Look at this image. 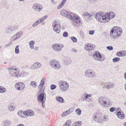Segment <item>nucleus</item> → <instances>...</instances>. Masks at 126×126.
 Wrapping results in <instances>:
<instances>
[{
	"mask_svg": "<svg viewBox=\"0 0 126 126\" xmlns=\"http://www.w3.org/2000/svg\"><path fill=\"white\" fill-rule=\"evenodd\" d=\"M122 32V29L120 27H114L110 30V37L114 39L117 38L121 35Z\"/></svg>",
	"mask_w": 126,
	"mask_h": 126,
	"instance_id": "obj_1",
	"label": "nucleus"
},
{
	"mask_svg": "<svg viewBox=\"0 0 126 126\" xmlns=\"http://www.w3.org/2000/svg\"><path fill=\"white\" fill-rule=\"evenodd\" d=\"M58 85L60 89L62 92L66 91L69 87L68 83L66 81L63 80L59 81L58 82Z\"/></svg>",
	"mask_w": 126,
	"mask_h": 126,
	"instance_id": "obj_2",
	"label": "nucleus"
},
{
	"mask_svg": "<svg viewBox=\"0 0 126 126\" xmlns=\"http://www.w3.org/2000/svg\"><path fill=\"white\" fill-rule=\"evenodd\" d=\"M98 103L101 106L104 107H107L108 105H111V104L110 100L105 97H99Z\"/></svg>",
	"mask_w": 126,
	"mask_h": 126,
	"instance_id": "obj_3",
	"label": "nucleus"
},
{
	"mask_svg": "<svg viewBox=\"0 0 126 126\" xmlns=\"http://www.w3.org/2000/svg\"><path fill=\"white\" fill-rule=\"evenodd\" d=\"M105 13L103 12H99L96 14L95 18L98 21L106 23Z\"/></svg>",
	"mask_w": 126,
	"mask_h": 126,
	"instance_id": "obj_4",
	"label": "nucleus"
},
{
	"mask_svg": "<svg viewBox=\"0 0 126 126\" xmlns=\"http://www.w3.org/2000/svg\"><path fill=\"white\" fill-rule=\"evenodd\" d=\"M93 58L99 62L104 61L105 59V56L104 55L101 54L98 51H96L93 54Z\"/></svg>",
	"mask_w": 126,
	"mask_h": 126,
	"instance_id": "obj_5",
	"label": "nucleus"
},
{
	"mask_svg": "<svg viewBox=\"0 0 126 126\" xmlns=\"http://www.w3.org/2000/svg\"><path fill=\"white\" fill-rule=\"evenodd\" d=\"M6 69L8 70L11 76L13 77L17 78V75L18 73L19 72V69L12 67L7 68Z\"/></svg>",
	"mask_w": 126,
	"mask_h": 126,
	"instance_id": "obj_6",
	"label": "nucleus"
},
{
	"mask_svg": "<svg viewBox=\"0 0 126 126\" xmlns=\"http://www.w3.org/2000/svg\"><path fill=\"white\" fill-rule=\"evenodd\" d=\"M50 66L52 68L58 69L61 67L60 63L58 61L55 59H53L51 60L49 63Z\"/></svg>",
	"mask_w": 126,
	"mask_h": 126,
	"instance_id": "obj_7",
	"label": "nucleus"
},
{
	"mask_svg": "<svg viewBox=\"0 0 126 126\" xmlns=\"http://www.w3.org/2000/svg\"><path fill=\"white\" fill-rule=\"evenodd\" d=\"M85 76L90 78H94L96 77V74L94 71L91 69L86 70L85 72Z\"/></svg>",
	"mask_w": 126,
	"mask_h": 126,
	"instance_id": "obj_8",
	"label": "nucleus"
},
{
	"mask_svg": "<svg viewBox=\"0 0 126 126\" xmlns=\"http://www.w3.org/2000/svg\"><path fill=\"white\" fill-rule=\"evenodd\" d=\"M92 95L91 94H88L86 93H85L82 95L81 99L82 101L90 102L92 101V100L90 98Z\"/></svg>",
	"mask_w": 126,
	"mask_h": 126,
	"instance_id": "obj_9",
	"label": "nucleus"
},
{
	"mask_svg": "<svg viewBox=\"0 0 126 126\" xmlns=\"http://www.w3.org/2000/svg\"><path fill=\"white\" fill-rule=\"evenodd\" d=\"M52 26L54 31L56 32L57 33H59L60 32L61 25L59 23L56 21L53 22Z\"/></svg>",
	"mask_w": 126,
	"mask_h": 126,
	"instance_id": "obj_10",
	"label": "nucleus"
},
{
	"mask_svg": "<svg viewBox=\"0 0 126 126\" xmlns=\"http://www.w3.org/2000/svg\"><path fill=\"white\" fill-rule=\"evenodd\" d=\"M41 92L42 91L40 90L38 93V94L39 93L40 94L37 97V100L40 103H41V102H45L46 100V94Z\"/></svg>",
	"mask_w": 126,
	"mask_h": 126,
	"instance_id": "obj_11",
	"label": "nucleus"
},
{
	"mask_svg": "<svg viewBox=\"0 0 126 126\" xmlns=\"http://www.w3.org/2000/svg\"><path fill=\"white\" fill-rule=\"evenodd\" d=\"M106 22H108L110 19H112L115 16V13L113 12L109 11L105 13Z\"/></svg>",
	"mask_w": 126,
	"mask_h": 126,
	"instance_id": "obj_12",
	"label": "nucleus"
},
{
	"mask_svg": "<svg viewBox=\"0 0 126 126\" xmlns=\"http://www.w3.org/2000/svg\"><path fill=\"white\" fill-rule=\"evenodd\" d=\"M23 34V33L22 31L18 32L11 37L10 39L11 41H13L17 40L22 36Z\"/></svg>",
	"mask_w": 126,
	"mask_h": 126,
	"instance_id": "obj_13",
	"label": "nucleus"
},
{
	"mask_svg": "<svg viewBox=\"0 0 126 126\" xmlns=\"http://www.w3.org/2000/svg\"><path fill=\"white\" fill-rule=\"evenodd\" d=\"M60 14L62 16L69 18L71 20L74 19V17L71 16L69 13L67 12L66 10H62L61 11Z\"/></svg>",
	"mask_w": 126,
	"mask_h": 126,
	"instance_id": "obj_14",
	"label": "nucleus"
},
{
	"mask_svg": "<svg viewBox=\"0 0 126 126\" xmlns=\"http://www.w3.org/2000/svg\"><path fill=\"white\" fill-rule=\"evenodd\" d=\"M25 84L23 83L18 82L16 84L15 87L16 89L19 91L23 90L25 87Z\"/></svg>",
	"mask_w": 126,
	"mask_h": 126,
	"instance_id": "obj_15",
	"label": "nucleus"
},
{
	"mask_svg": "<svg viewBox=\"0 0 126 126\" xmlns=\"http://www.w3.org/2000/svg\"><path fill=\"white\" fill-rule=\"evenodd\" d=\"M32 7L34 11L39 12L42 10L43 7L40 4L35 3L33 4Z\"/></svg>",
	"mask_w": 126,
	"mask_h": 126,
	"instance_id": "obj_16",
	"label": "nucleus"
},
{
	"mask_svg": "<svg viewBox=\"0 0 126 126\" xmlns=\"http://www.w3.org/2000/svg\"><path fill=\"white\" fill-rule=\"evenodd\" d=\"M41 66V64L40 63L35 62L30 66V69H37L40 68Z\"/></svg>",
	"mask_w": 126,
	"mask_h": 126,
	"instance_id": "obj_17",
	"label": "nucleus"
},
{
	"mask_svg": "<svg viewBox=\"0 0 126 126\" xmlns=\"http://www.w3.org/2000/svg\"><path fill=\"white\" fill-rule=\"evenodd\" d=\"M105 87L107 89H109L111 88H113L114 87V85L112 82H106L104 84Z\"/></svg>",
	"mask_w": 126,
	"mask_h": 126,
	"instance_id": "obj_18",
	"label": "nucleus"
},
{
	"mask_svg": "<svg viewBox=\"0 0 126 126\" xmlns=\"http://www.w3.org/2000/svg\"><path fill=\"white\" fill-rule=\"evenodd\" d=\"M74 16L75 18V22L76 24H79L81 23V19L78 15L74 14Z\"/></svg>",
	"mask_w": 126,
	"mask_h": 126,
	"instance_id": "obj_19",
	"label": "nucleus"
},
{
	"mask_svg": "<svg viewBox=\"0 0 126 126\" xmlns=\"http://www.w3.org/2000/svg\"><path fill=\"white\" fill-rule=\"evenodd\" d=\"M93 119L96 122L100 123H102V121L101 118L100 117L97 116L95 115H94Z\"/></svg>",
	"mask_w": 126,
	"mask_h": 126,
	"instance_id": "obj_20",
	"label": "nucleus"
},
{
	"mask_svg": "<svg viewBox=\"0 0 126 126\" xmlns=\"http://www.w3.org/2000/svg\"><path fill=\"white\" fill-rule=\"evenodd\" d=\"M63 63L65 64H70L71 62V59L68 57H65L63 60Z\"/></svg>",
	"mask_w": 126,
	"mask_h": 126,
	"instance_id": "obj_21",
	"label": "nucleus"
},
{
	"mask_svg": "<svg viewBox=\"0 0 126 126\" xmlns=\"http://www.w3.org/2000/svg\"><path fill=\"white\" fill-rule=\"evenodd\" d=\"M17 114L20 117L24 118L26 117L24 111L19 110L17 113Z\"/></svg>",
	"mask_w": 126,
	"mask_h": 126,
	"instance_id": "obj_22",
	"label": "nucleus"
},
{
	"mask_svg": "<svg viewBox=\"0 0 126 126\" xmlns=\"http://www.w3.org/2000/svg\"><path fill=\"white\" fill-rule=\"evenodd\" d=\"M71 109H69L67 111H65L63 112L61 116L62 117H64L66 115L70 114L72 113L71 111Z\"/></svg>",
	"mask_w": 126,
	"mask_h": 126,
	"instance_id": "obj_23",
	"label": "nucleus"
},
{
	"mask_svg": "<svg viewBox=\"0 0 126 126\" xmlns=\"http://www.w3.org/2000/svg\"><path fill=\"white\" fill-rule=\"evenodd\" d=\"M45 78H43L41 81L38 87V88L39 89H41L42 88L45 82Z\"/></svg>",
	"mask_w": 126,
	"mask_h": 126,
	"instance_id": "obj_24",
	"label": "nucleus"
},
{
	"mask_svg": "<svg viewBox=\"0 0 126 126\" xmlns=\"http://www.w3.org/2000/svg\"><path fill=\"white\" fill-rule=\"evenodd\" d=\"M116 114L118 117L121 119H124L125 118V115L123 111L118 112Z\"/></svg>",
	"mask_w": 126,
	"mask_h": 126,
	"instance_id": "obj_25",
	"label": "nucleus"
},
{
	"mask_svg": "<svg viewBox=\"0 0 126 126\" xmlns=\"http://www.w3.org/2000/svg\"><path fill=\"white\" fill-rule=\"evenodd\" d=\"M56 99L58 101L61 103H63L64 102V100L63 97L58 96H57Z\"/></svg>",
	"mask_w": 126,
	"mask_h": 126,
	"instance_id": "obj_26",
	"label": "nucleus"
},
{
	"mask_svg": "<svg viewBox=\"0 0 126 126\" xmlns=\"http://www.w3.org/2000/svg\"><path fill=\"white\" fill-rule=\"evenodd\" d=\"M30 84L31 86L34 88H36L37 86V82L34 81H31Z\"/></svg>",
	"mask_w": 126,
	"mask_h": 126,
	"instance_id": "obj_27",
	"label": "nucleus"
},
{
	"mask_svg": "<svg viewBox=\"0 0 126 126\" xmlns=\"http://www.w3.org/2000/svg\"><path fill=\"white\" fill-rule=\"evenodd\" d=\"M11 124V121L8 120H6L3 121V124L4 126H10Z\"/></svg>",
	"mask_w": 126,
	"mask_h": 126,
	"instance_id": "obj_28",
	"label": "nucleus"
},
{
	"mask_svg": "<svg viewBox=\"0 0 126 126\" xmlns=\"http://www.w3.org/2000/svg\"><path fill=\"white\" fill-rule=\"evenodd\" d=\"M52 47H63L64 46L61 44L55 43L52 46Z\"/></svg>",
	"mask_w": 126,
	"mask_h": 126,
	"instance_id": "obj_29",
	"label": "nucleus"
},
{
	"mask_svg": "<svg viewBox=\"0 0 126 126\" xmlns=\"http://www.w3.org/2000/svg\"><path fill=\"white\" fill-rule=\"evenodd\" d=\"M75 112L77 115L79 116L81 114V110L79 108L75 110Z\"/></svg>",
	"mask_w": 126,
	"mask_h": 126,
	"instance_id": "obj_30",
	"label": "nucleus"
},
{
	"mask_svg": "<svg viewBox=\"0 0 126 126\" xmlns=\"http://www.w3.org/2000/svg\"><path fill=\"white\" fill-rule=\"evenodd\" d=\"M6 91V89L3 86H0V93H4Z\"/></svg>",
	"mask_w": 126,
	"mask_h": 126,
	"instance_id": "obj_31",
	"label": "nucleus"
},
{
	"mask_svg": "<svg viewBox=\"0 0 126 126\" xmlns=\"http://www.w3.org/2000/svg\"><path fill=\"white\" fill-rule=\"evenodd\" d=\"M98 0H88L89 3L91 4H94L96 3Z\"/></svg>",
	"mask_w": 126,
	"mask_h": 126,
	"instance_id": "obj_32",
	"label": "nucleus"
},
{
	"mask_svg": "<svg viewBox=\"0 0 126 126\" xmlns=\"http://www.w3.org/2000/svg\"><path fill=\"white\" fill-rule=\"evenodd\" d=\"M95 47V46L92 44H89L87 43L85 45V47Z\"/></svg>",
	"mask_w": 126,
	"mask_h": 126,
	"instance_id": "obj_33",
	"label": "nucleus"
},
{
	"mask_svg": "<svg viewBox=\"0 0 126 126\" xmlns=\"http://www.w3.org/2000/svg\"><path fill=\"white\" fill-rule=\"evenodd\" d=\"M9 110L10 111H13L15 109V107L13 106L9 105L8 106Z\"/></svg>",
	"mask_w": 126,
	"mask_h": 126,
	"instance_id": "obj_34",
	"label": "nucleus"
},
{
	"mask_svg": "<svg viewBox=\"0 0 126 126\" xmlns=\"http://www.w3.org/2000/svg\"><path fill=\"white\" fill-rule=\"evenodd\" d=\"M25 73L23 72H22L20 73H18L17 75V78H19L21 77L24 76L25 75Z\"/></svg>",
	"mask_w": 126,
	"mask_h": 126,
	"instance_id": "obj_35",
	"label": "nucleus"
},
{
	"mask_svg": "<svg viewBox=\"0 0 126 126\" xmlns=\"http://www.w3.org/2000/svg\"><path fill=\"white\" fill-rule=\"evenodd\" d=\"M35 43V42L34 41H31L29 42V45L30 47H34V45Z\"/></svg>",
	"mask_w": 126,
	"mask_h": 126,
	"instance_id": "obj_36",
	"label": "nucleus"
},
{
	"mask_svg": "<svg viewBox=\"0 0 126 126\" xmlns=\"http://www.w3.org/2000/svg\"><path fill=\"white\" fill-rule=\"evenodd\" d=\"M108 120V117L106 115H104L103 117V121H106Z\"/></svg>",
	"mask_w": 126,
	"mask_h": 126,
	"instance_id": "obj_37",
	"label": "nucleus"
},
{
	"mask_svg": "<svg viewBox=\"0 0 126 126\" xmlns=\"http://www.w3.org/2000/svg\"><path fill=\"white\" fill-rule=\"evenodd\" d=\"M120 60V59L118 57H115L112 59V61L114 63H115L118 61Z\"/></svg>",
	"mask_w": 126,
	"mask_h": 126,
	"instance_id": "obj_38",
	"label": "nucleus"
},
{
	"mask_svg": "<svg viewBox=\"0 0 126 126\" xmlns=\"http://www.w3.org/2000/svg\"><path fill=\"white\" fill-rule=\"evenodd\" d=\"M30 110H27L24 111V113L25 116H29Z\"/></svg>",
	"mask_w": 126,
	"mask_h": 126,
	"instance_id": "obj_39",
	"label": "nucleus"
},
{
	"mask_svg": "<svg viewBox=\"0 0 126 126\" xmlns=\"http://www.w3.org/2000/svg\"><path fill=\"white\" fill-rule=\"evenodd\" d=\"M71 39L72 40L73 42H76L77 41V39L74 36L71 37Z\"/></svg>",
	"mask_w": 126,
	"mask_h": 126,
	"instance_id": "obj_40",
	"label": "nucleus"
},
{
	"mask_svg": "<svg viewBox=\"0 0 126 126\" xmlns=\"http://www.w3.org/2000/svg\"><path fill=\"white\" fill-rule=\"evenodd\" d=\"M13 31L12 30H11V27L8 28L7 29L6 31V32L9 33H11Z\"/></svg>",
	"mask_w": 126,
	"mask_h": 126,
	"instance_id": "obj_41",
	"label": "nucleus"
},
{
	"mask_svg": "<svg viewBox=\"0 0 126 126\" xmlns=\"http://www.w3.org/2000/svg\"><path fill=\"white\" fill-rule=\"evenodd\" d=\"M57 87V86L56 85L54 84H52L50 86V88L52 90H53L55 89Z\"/></svg>",
	"mask_w": 126,
	"mask_h": 126,
	"instance_id": "obj_42",
	"label": "nucleus"
},
{
	"mask_svg": "<svg viewBox=\"0 0 126 126\" xmlns=\"http://www.w3.org/2000/svg\"><path fill=\"white\" fill-rule=\"evenodd\" d=\"M71 121L70 120H68L65 123L66 124H67L69 126L71 125Z\"/></svg>",
	"mask_w": 126,
	"mask_h": 126,
	"instance_id": "obj_43",
	"label": "nucleus"
},
{
	"mask_svg": "<svg viewBox=\"0 0 126 126\" xmlns=\"http://www.w3.org/2000/svg\"><path fill=\"white\" fill-rule=\"evenodd\" d=\"M18 26H14L12 27H11V30H12L13 31L15 30L16 29L18 28Z\"/></svg>",
	"mask_w": 126,
	"mask_h": 126,
	"instance_id": "obj_44",
	"label": "nucleus"
},
{
	"mask_svg": "<svg viewBox=\"0 0 126 126\" xmlns=\"http://www.w3.org/2000/svg\"><path fill=\"white\" fill-rule=\"evenodd\" d=\"M84 48L85 49V50H86L88 51L89 52L90 51H91L93 49H94L93 48Z\"/></svg>",
	"mask_w": 126,
	"mask_h": 126,
	"instance_id": "obj_45",
	"label": "nucleus"
},
{
	"mask_svg": "<svg viewBox=\"0 0 126 126\" xmlns=\"http://www.w3.org/2000/svg\"><path fill=\"white\" fill-rule=\"evenodd\" d=\"M122 54L121 51L118 52L116 54L117 56L119 57L122 56Z\"/></svg>",
	"mask_w": 126,
	"mask_h": 126,
	"instance_id": "obj_46",
	"label": "nucleus"
},
{
	"mask_svg": "<svg viewBox=\"0 0 126 126\" xmlns=\"http://www.w3.org/2000/svg\"><path fill=\"white\" fill-rule=\"evenodd\" d=\"M34 115V111L32 110H30L29 116H33Z\"/></svg>",
	"mask_w": 126,
	"mask_h": 126,
	"instance_id": "obj_47",
	"label": "nucleus"
},
{
	"mask_svg": "<svg viewBox=\"0 0 126 126\" xmlns=\"http://www.w3.org/2000/svg\"><path fill=\"white\" fill-rule=\"evenodd\" d=\"M39 24L38 22L37 21L33 24L32 25V27H35L38 25Z\"/></svg>",
	"mask_w": 126,
	"mask_h": 126,
	"instance_id": "obj_48",
	"label": "nucleus"
},
{
	"mask_svg": "<svg viewBox=\"0 0 126 126\" xmlns=\"http://www.w3.org/2000/svg\"><path fill=\"white\" fill-rule=\"evenodd\" d=\"M62 48H53V49L55 51H59L61 50Z\"/></svg>",
	"mask_w": 126,
	"mask_h": 126,
	"instance_id": "obj_49",
	"label": "nucleus"
},
{
	"mask_svg": "<svg viewBox=\"0 0 126 126\" xmlns=\"http://www.w3.org/2000/svg\"><path fill=\"white\" fill-rule=\"evenodd\" d=\"M122 55V56H126V51L125 50H122L121 51Z\"/></svg>",
	"mask_w": 126,
	"mask_h": 126,
	"instance_id": "obj_50",
	"label": "nucleus"
},
{
	"mask_svg": "<svg viewBox=\"0 0 126 126\" xmlns=\"http://www.w3.org/2000/svg\"><path fill=\"white\" fill-rule=\"evenodd\" d=\"M63 5L64 4L61 2L60 4L58 6L57 8V9H60V8L63 7Z\"/></svg>",
	"mask_w": 126,
	"mask_h": 126,
	"instance_id": "obj_51",
	"label": "nucleus"
},
{
	"mask_svg": "<svg viewBox=\"0 0 126 126\" xmlns=\"http://www.w3.org/2000/svg\"><path fill=\"white\" fill-rule=\"evenodd\" d=\"M68 35V33L67 32H64L63 34V37H67Z\"/></svg>",
	"mask_w": 126,
	"mask_h": 126,
	"instance_id": "obj_52",
	"label": "nucleus"
},
{
	"mask_svg": "<svg viewBox=\"0 0 126 126\" xmlns=\"http://www.w3.org/2000/svg\"><path fill=\"white\" fill-rule=\"evenodd\" d=\"M15 52L16 54H18L19 52L18 48H15Z\"/></svg>",
	"mask_w": 126,
	"mask_h": 126,
	"instance_id": "obj_53",
	"label": "nucleus"
},
{
	"mask_svg": "<svg viewBox=\"0 0 126 126\" xmlns=\"http://www.w3.org/2000/svg\"><path fill=\"white\" fill-rule=\"evenodd\" d=\"M116 109V108L114 107H111L110 109V110L111 112H113Z\"/></svg>",
	"mask_w": 126,
	"mask_h": 126,
	"instance_id": "obj_54",
	"label": "nucleus"
},
{
	"mask_svg": "<svg viewBox=\"0 0 126 126\" xmlns=\"http://www.w3.org/2000/svg\"><path fill=\"white\" fill-rule=\"evenodd\" d=\"M72 126H80V125H79L77 123V122L74 123L72 125Z\"/></svg>",
	"mask_w": 126,
	"mask_h": 126,
	"instance_id": "obj_55",
	"label": "nucleus"
},
{
	"mask_svg": "<svg viewBox=\"0 0 126 126\" xmlns=\"http://www.w3.org/2000/svg\"><path fill=\"white\" fill-rule=\"evenodd\" d=\"M116 113H118V112H122V111L120 109V108H118L116 110Z\"/></svg>",
	"mask_w": 126,
	"mask_h": 126,
	"instance_id": "obj_56",
	"label": "nucleus"
},
{
	"mask_svg": "<svg viewBox=\"0 0 126 126\" xmlns=\"http://www.w3.org/2000/svg\"><path fill=\"white\" fill-rule=\"evenodd\" d=\"M12 43L11 42H9L6 45V47H9L12 45Z\"/></svg>",
	"mask_w": 126,
	"mask_h": 126,
	"instance_id": "obj_57",
	"label": "nucleus"
},
{
	"mask_svg": "<svg viewBox=\"0 0 126 126\" xmlns=\"http://www.w3.org/2000/svg\"><path fill=\"white\" fill-rule=\"evenodd\" d=\"M94 30L93 31H89V34H93L94 33Z\"/></svg>",
	"mask_w": 126,
	"mask_h": 126,
	"instance_id": "obj_58",
	"label": "nucleus"
},
{
	"mask_svg": "<svg viewBox=\"0 0 126 126\" xmlns=\"http://www.w3.org/2000/svg\"><path fill=\"white\" fill-rule=\"evenodd\" d=\"M89 15V13L88 12H86L85 13L83 14L82 15V16H88Z\"/></svg>",
	"mask_w": 126,
	"mask_h": 126,
	"instance_id": "obj_59",
	"label": "nucleus"
},
{
	"mask_svg": "<svg viewBox=\"0 0 126 126\" xmlns=\"http://www.w3.org/2000/svg\"><path fill=\"white\" fill-rule=\"evenodd\" d=\"M71 51L73 52H74L75 53H76L77 52V51L76 49L74 48H72V49H71Z\"/></svg>",
	"mask_w": 126,
	"mask_h": 126,
	"instance_id": "obj_60",
	"label": "nucleus"
},
{
	"mask_svg": "<svg viewBox=\"0 0 126 126\" xmlns=\"http://www.w3.org/2000/svg\"><path fill=\"white\" fill-rule=\"evenodd\" d=\"M47 17V15L46 16H43L42 17V18L44 20H45L46 18Z\"/></svg>",
	"mask_w": 126,
	"mask_h": 126,
	"instance_id": "obj_61",
	"label": "nucleus"
},
{
	"mask_svg": "<svg viewBox=\"0 0 126 126\" xmlns=\"http://www.w3.org/2000/svg\"><path fill=\"white\" fill-rule=\"evenodd\" d=\"M89 18L90 17H92L93 16V15H92L90 14H89V15L88 16H87Z\"/></svg>",
	"mask_w": 126,
	"mask_h": 126,
	"instance_id": "obj_62",
	"label": "nucleus"
},
{
	"mask_svg": "<svg viewBox=\"0 0 126 126\" xmlns=\"http://www.w3.org/2000/svg\"><path fill=\"white\" fill-rule=\"evenodd\" d=\"M66 0H63L61 2L64 5Z\"/></svg>",
	"mask_w": 126,
	"mask_h": 126,
	"instance_id": "obj_63",
	"label": "nucleus"
},
{
	"mask_svg": "<svg viewBox=\"0 0 126 126\" xmlns=\"http://www.w3.org/2000/svg\"><path fill=\"white\" fill-rule=\"evenodd\" d=\"M17 126H24V125L23 124H20L17 125Z\"/></svg>",
	"mask_w": 126,
	"mask_h": 126,
	"instance_id": "obj_64",
	"label": "nucleus"
}]
</instances>
